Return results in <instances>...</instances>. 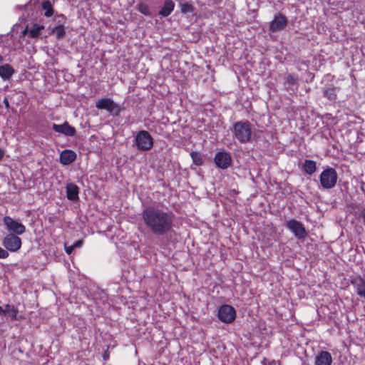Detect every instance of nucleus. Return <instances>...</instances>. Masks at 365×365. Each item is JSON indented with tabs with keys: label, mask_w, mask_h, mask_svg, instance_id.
Masks as SVG:
<instances>
[{
	"label": "nucleus",
	"mask_w": 365,
	"mask_h": 365,
	"mask_svg": "<svg viewBox=\"0 0 365 365\" xmlns=\"http://www.w3.org/2000/svg\"><path fill=\"white\" fill-rule=\"evenodd\" d=\"M143 225L152 234L165 236L173 232L174 214L158 206L145 207L141 213Z\"/></svg>",
	"instance_id": "nucleus-1"
},
{
	"label": "nucleus",
	"mask_w": 365,
	"mask_h": 365,
	"mask_svg": "<svg viewBox=\"0 0 365 365\" xmlns=\"http://www.w3.org/2000/svg\"><path fill=\"white\" fill-rule=\"evenodd\" d=\"M337 178L338 175L335 169L327 167L320 174V184L324 189H331L335 187Z\"/></svg>",
	"instance_id": "nucleus-3"
},
{
	"label": "nucleus",
	"mask_w": 365,
	"mask_h": 365,
	"mask_svg": "<svg viewBox=\"0 0 365 365\" xmlns=\"http://www.w3.org/2000/svg\"><path fill=\"white\" fill-rule=\"evenodd\" d=\"M138 10L139 12L144 14L145 16H150L151 15V12H150L149 6L147 4H145V3L141 2V3L138 4Z\"/></svg>",
	"instance_id": "nucleus-25"
},
{
	"label": "nucleus",
	"mask_w": 365,
	"mask_h": 365,
	"mask_svg": "<svg viewBox=\"0 0 365 365\" xmlns=\"http://www.w3.org/2000/svg\"><path fill=\"white\" fill-rule=\"evenodd\" d=\"M324 96L329 100H335L336 98V89L334 87L328 88L324 91Z\"/></svg>",
	"instance_id": "nucleus-27"
},
{
	"label": "nucleus",
	"mask_w": 365,
	"mask_h": 365,
	"mask_svg": "<svg viewBox=\"0 0 365 365\" xmlns=\"http://www.w3.org/2000/svg\"><path fill=\"white\" fill-rule=\"evenodd\" d=\"M14 72V69L9 64H5L0 66V76L3 79L6 80L10 78L13 76Z\"/></svg>",
	"instance_id": "nucleus-19"
},
{
	"label": "nucleus",
	"mask_w": 365,
	"mask_h": 365,
	"mask_svg": "<svg viewBox=\"0 0 365 365\" xmlns=\"http://www.w3.org/2000/svg\"><path fill=\"white\" fill-rule=\"evenodd\" d=\"M217 167L221 169H226L230 166L232 163L231 155L227 152H219L214 158Z\"/></svg>",
	"instance_id": "nucleus-10"
},
{
	"label": "nucleus",
	"mask_w": 365,
	"mask_h": 365,
	"mask_svg": "<svg viewBox=\"0 0 365 365\" xmlns=\"http://www.w3.org/2000/svg\"><path fill=\"white\" fill-rule=\"evenodd\" d=\"M66 197L69 200L76 201L78 199V187L73 183L66 185Z\"/></svg>",
	"instance_id": "nucleus-16"
},
{
	"label": "nucleus",
	"mask_w": 365,
	"mask_h": 365,
	"mask_svg": "<svg viewBox=\"0 0 365 365\" xmlns=\"http://www.w3.org/2000/svg\"><path fill=\"white\" fill-rule=\"evenodd\" d=\"M83 245L82 240H78L76 242H74L72 245L74 246V248L76 247H81Z\"/></svg>",
	"instance_id": "nucleus-31"
},
{
	"label": "nucleus",
	"mask_w": 365,
	"mask_h": 365,
	"mask_svg": "<svg viewBox=\"0 0 365 365\" xmlns=\"http://www.w3.org/2000/svg\"><path fill=\"white\" fill-rule=\"evenodd\" d=\"M29 30H30V29H29V27L26 26V29L22 32L23 35H25L26 34H29Z\"/></svg>",
	"instance_id": "nucleus-34"
},
{
	"label": "nucleus",
	"mask_w": 365,
	"mask_h": 365,
	"mask_svg": "<svg viewBox=\"0 0 365 365\" xmlns=\"http://www.w3.org/2000/svg\"><path fill=\"white\" fill-rule=\"evenodd\" d=\"M96 107L100 110H106L113 116L119 115L121 109L118 104L108 98H101L96 103Z\"/></svg>",
	"instance_id": "nucleus-4"
},
{
	"label": "nucleus",
	"mask_w": 365,
	"mask_h": 365,
	"mask_svg": "<svg viewBox=\"0 0 365 365\" xmlns=\"http://www.w3.org/2000/svg\"><path fill=\"white\" fill-rule=\"evenodd\" d=\"M52 129L56 133L63 134L66 136H73L76 134L75 128L70 125L67 121H65L61 125L53 123L52 125Z\"/></svg>",
	"instance_id": "nucleus-12"
},
{
	"label": "nucleus",
	"mask_w": 365,
	"mask_h": 365,
	"mask_svg": "<svg viewBox=\"0 0 365 365\" xmlns=\"http://www.w3.org/2000/svg\"><path fill=\"white\" fill-rule=\"evenodd\" d=\"M2 61H3V58H2V56L0 55V63L2 62Z\"/></svg>",
	"instance_id": "nucleus-39"
},
{
	"label": "nucleus",
	"mask_w": 365,
	"mask_h": 365,
	"mask_svg": "<svg viewBox=\"0 0 365 365\" xmlns=\"http://www.w3.org/2000/svg\"><path fill=\"white\" fill-rule=\"evenodd\" d=\"M180 11L183 14L190 13L193 11V6L188 3L181 4Z\"/></svg>",
	"instance_id": "nucleus-28"
},
{
	"label": "nucleus",
	"mask_w": 365,
	"mask_h": 365,
	"mask_svg": "<svg viewBox=\"0 0 365 365\" xmlns=\"http://www.w3.org/2000/svg\"><path fill=\"white\" fill-rule=\"evenodd\" d=\"M332 356L327 351H321L315 356L314 365H331Z\"/></svg>",
	"instance_id": "nucleus-14"
},
{
	"label": "nucleus",
	"mask_w": 365,
	"mask_h": 365,
	"mask_svg": "<svg viewBox=\"0 0 365 365\" xmlns=\"http://www.w3.org/2000/svg\"><path fill=\"white\" fill-rule=\"evenodd\" d=\"M4 156V151L0 148V160L3 159Z\"/></svg>",
	"instance_id": "nucleus-35"
},
{
	"label": "nucleus",
	"mask_w": 365,
	"mask_h": 365,
	"mask_svg": "<svg viewBox=\"0 0 365 365\" xmlns=\"http://www.w3.org/2000/svg\"><path fill=\"white\" fill-rule=\"evenodd\" d=\"M351 283L359 296L365 299V280L361 276L351 277Z\"/></svg>",
	"instance_id": "nucleus-13"
},
{
	"label": "nucleus",
	"mask_w": 365,
	"mask_h": 365,
	"mask_svg": "<svg viewBox=\"0 0 365 365\" xmlns=\"http://www.w3.org/2000/svg\"><path fill=\"white\" fill-rule=\"evenodd\" d=\"M297 76L289 73L286 76L284 84L287 91H294V87L297 86Z\"/></svg>",
	"instance_id": "nucleus-18"
},
{
	"label": "nucleus",
	"mask_w": 365,
	"mask_h": 365,
	"mask_svg": "<svg viewBox=\"0 0 365 365\" xmlns=\"http://www.w3.org/2000/svg\"><path fill=\"white\" fill-rule=\"evenodd\" d=\"M135 143L139 150H149L153 145V139L148 131L140 130L135 135Z\"/></svg>",
	"instance_id": "nucleus-5"
},
{
	"label": "nucleus",
	"mask_w": 365,
	"mask_h": 365,
	"mask_svg": "<svg viewBox=\"0 0 365 365\" xmlns=\"http://www.w3.org/2000/svg\"><path fill=\"white\" fill-rule=\"evenodd\" d=\"M76 159V153L71 150H64L60 154V163L63 165L71 164Z\"/></svg>",
	"instance_id": "nucleus-15"
},
{
	"label": "nucleus",
	"mask_w": 365,
	"mask_h": 365,
	"mask_svg": "<svg viewBox=\"0 0 365 365\" xmlns=\"http://www.w3.org/2000/svg\"><path fill=\"white\" fill-rule=\"evenodd\" d=\"M236 317L235 309L230 305L224 304L218 309V318L224 323L232 322Z\"/></svg>",
	"instance_id": "nucleus-9"
},
{
	"label": "nucleus",
	"mask_w": 365,
	"mask_h": 365,
	"mask_svg": "<svg viewBox=\"0 0 365 365\" xmlns=\"http://www.w3.org/2000/svg\"><path fill=\"white\" fill-rule=\"evenodd\" d=\"M74 246L73 245H71V246H66L65 247V250H66V252L68 254V255H71L72 253V252L74 250Z\"/></svg>",
	"instance_id": "nucleus-30"
},
{
	"label": "nucleus",
	"mask_w": 365,
	"mask_h": 365,
	"mask_svg": "<svg viewBox=\"0 0 365 365\" xmlns=\"http://www.w3.org/2000/svg\"><path fill=\"white\" fill-rule=\"evenodd\" d=\"M233 138L239 143L245 144L252 141L254 128L248 120H239L233 123L231 128Z\"/></svg>",
	"instance_id": "nucleus-2"
},
{
	"label": "nucleus",
	"mask_w": 365,
	"mask_h": 365,
	"mask_svg": "<svg viewBox=\"0 0 365 365\" xmlns=\"http://www.w3.org/2000/svg\"><path fill=\"white\" fill-rule=\"evenodd\" d=\"M4 104L5 105V107H6V108H9L10 107V106H9V100H8V98H5L4 99Z\"/></svg>",
	"instance_id": "nucleus-33"
},
{
	"label": "nucleus",
	"mask_w": 365,
	"mask_h": 365,
	"mask_svg": "<svg viewBox=\"0 0 365 365\" xmlns=\"http://www.w3.org/2000/svg\"><path fill=\"white\" fill-rule=\"evenodd\" d=\"M2 245L7 252H16L21 249L22 242L19 235L8 233L4 237Z\"/></svg>",
	"instance_id": "nucleus-6"
},
{
	"label": "nucleus",
	"mask_w": 365,
	"mask_h": 365,
	"mask_svg": "<svg viewBox=\"0 0 365 365\" xmlns=\"http://www.w3.org/2000/svg\"><path fill=\"white\" fill-rule=\"evenodd\" d=\"M44 29V26L41 24H34L29 30V36L31 38H38Z\"/></svg>",
	"instance_id": "nucleus-21"
},
{
	"label": "nucleus",
	"mask_w": 365,
	"mask_h": 365,
	"mask_svg": "<svg viewBox=\"0 0 365 365\" xmlns=\"http://www.w3.org/2000/svg\"><path fill=\"white\" fill-rule=\"evenodd\" d=\"M360 217L363 219V222L365 225V208L361 211Z\"/></svg>",
	"instance_id": "nucleus-32"
},
{
	"label": "nucleus",
	"mask_w": 365,
	"mask_h": 365,
	"mask_svg": "<svg viewBox=\"0 0 365 365\" xmlns=\"http://www.w3.org/2000/svg\"><path fill=\"white\" fill-rule=\"evenodd\" d=\"M287 24V18L281 14L276 15L270 22L269 29L271 32L275 33L282 30Z\"/></svg>",
	"instance_id": "nucleus-11"
},
{
	"label": "nucleus",
	"mask_w": 365,
	"mask_h": 365,
	"mask_svg": "<svg viewBox=\"0 0 365 365\" xmlns=\"http://www.w3.org/2000/svg\"><path fill=\"white\" fill-rule=\"evenodd\" d=\"M3 222L9 233L21 235L26 232V227L24 225L9 216H5L3 218Z\"/></svg>",
	"instance_id": "nucleus-8"
},
{
	"label": "nucleus",
	"mask_w": 365,
	"mask_h": 365,
	"mask_svg": "<svg viewBox=\"0 0 365 365\" xmlns=\"http://www.w3.org/2000/svg\"><path fill=\"white\" fill-rule=\"evenodd\" d=\"M53 32L56 34L58 39L63 38L66 34L64 26L62 25L56 26L53 29Z\"/></svg>",
	"instance_id": "nucleus-26"
},
{
	"label": "nucleus",
	"mask_w": 365,
	"mask_h": 365,
	"mask_svg": "<svg viewBox=\"0 0 365 365\" xmlns=\"http://www.w3.org/2000/svg\"><path fill=\"white\" fill-rule=\"evenodd\" d=\"M9 257V252L6 249L0 247V259H6Z\"/></svg>",
	"instance_id": "nucleus-29"
},
{
	"label": "nucleus",
	"mask_w": 365,
	"mask_h": 365,
	"mask_svg": "<svg viewBox=\"0 0 365 365\" xmlns=\"http://www.w3.org/2000/svg\"><path fill=\"white\" fill-rule=\"evenodd\" d=\"M4 315L9 314L11 318L16 319L17 315V310L14 308V307L6 304L5 309H4Z\"/></svg>",
	"instance_id": "nucleus-24"
},
{
	"label": "nucleus",
	"mask_w": 365,
	"mask_h": 365,
	"mask_svg": "<svg viewBox=\"0 0 365 365\" xmlns=\"http://www.w3.org/2000/svg\"><path fill=\"white\" fill-rule=\"evenodd\" d=\"M175 3L173 0H165L163 6L158 11V14L163 17L168 16L174 10Z\"/></svg>",
	"instance_id": "nucleus-17"
},
{
	"label": "nucleus",
	"mask_w": 365,
	"mask_h": 365,
	"mask_svg": "<svg viewBox=\"0 0 365 365\" xmlns=\"http://www.w3.org/2000/svg\"><path fill=\"white\" fill-rule=\"evenodd\" d=\"M42 8L45 10L44 16L46 17H51L53 14L52 5L49 1H45L42 4Z\"/></svg>",
	"instance_id": "nucleus-23"
},
{
	"label": "nucleus",
	"mask_w": 365,
	"mask_h": 365,
	"mask_svg": "<svg viewBox=\"0 0 365 365\" xmlns=\"http://www.w3.org/2000/svg\"><path fill=\"white\" fill-rule=\"evenodd\" d=\"M4 309L0 306V315H1V314L4 315Z\"/></svg>",
	"instance_id": "nucleus-36"
},
{
	"label": "nucleus",
	"mask_w": 365,
	"mask_h": 365,
	"mask_svg": "<svg viewBox=\"0 0 365 365\" xmlns=\"http://www.w3.org/2000/svg\"><path fill=\"white\" fill-rule=\"evenodd\" d=\"M304 172L308 175H312L317 170L316 163L314 160H305L303 164Z\"/></svg>",
	"instance_id": "nucleus-20"
},
{
	"label": "nucleus",
	"mask_w": 365,
	"mask_h": 365,
	"mask_svg": "<svg viewBox=\"0 0 365 365\" xmlns=\"http://www.w3.org/2000/svg\"><path fill=\"white\" fill-rule=\"evenodd\" d=\"M108 358V355L107 354H104L103 359H107Z\"/></svg>",
	"instance_id": "nucleus-37"
},
{
	"label": "nucleus",
	"mask_w": 365,
	"mask_h": 365,
	"mask_svg": "<svg viewBox=\"0 0 365 365\" xmlns=\"http://www.w3.org/2000/svg\"><path fill=\"white\" fill-rule=\"evenodd\" d=\"M190 156L192 158V162L195 165L199 166L203 164V159L202 158L201 154L197 151H192L190 153Z\"/></svg>",
	"instance_id": "nucleus-22"
},
{
	"label": "nucleus",
	"mask_w": 365,
	"mask_h": 365,
	"mask_svg": "<svg viewBox=\"0 0 365 365\" xmlns=\"http://www.w3.org/2000/svg\"><path fill=\"white\" fill-rule=\"evenodd\" d=\"M270 365H279L278 364H277L274 361H272Z\"/></svg>",
	"instance_id": "nucleus-38"
},
{
	"label": "nucleus",
	"mask_w": 365,
	"mask_h": 365,
	"mask_svg": "<svg viewBox=\"0 0 365 365\" xmlns=\"http://www.w3.org/2000/svg\"><path fill=\"white\" fill-rule=\"evenodd\" d=\"M285 226L298 240H303L306 237L307 231L304 225L301 222L291 219L286 222Z\"/></svg>",
	"instance_id": "nucleus-7"
}]
</instances>
